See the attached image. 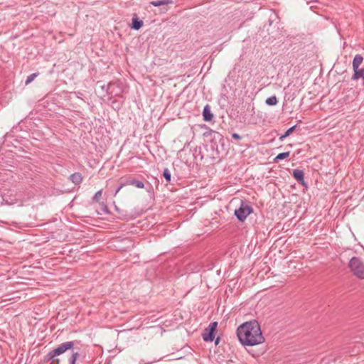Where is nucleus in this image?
<instances>
[{
    "mask_svg": "<svg viewBox=\"0 0 364 364\" xmlns=\"http://www.w3.org/2000/svg\"><path fill=\"white\" fill-rule=\"evenodd\" d=\"M237 336L244 346H254L264 342V337L257 321L252 320L240 325Z\"/></svg>",
    "mask_w": 364,
    "mask_h": 364,
    "instance_id": "1",
    "label": "nucleus"
},
{
    "mask_svg": "<svg viewBox=\"0 0 364 364\" xmlns=\"http://www.w3.org/2000/svg\"><path fill=\"white\" fill-rule=\"evenodd\" d=\"M75 345V341H68L61 343L57 348L50 350L45 357V360L49 361L51 360V363L59 364L60 359L57 358L58 356L68 350L73 349Z\"/></svg>",
    "mask_w": 364,
    "mask_h": 364,
    "instance_id": "2",
    "label": "nucleus"
},
{
    "mask_svg": "<svg viewBox=\"0 0 364 364\" xmlns=\"http://www.w3.org/2000/svg\"><path fill=\"white\" fill-rule=\"evenodd\" d=\"M348 267L358 278L364 279V262L360 258L353 257L349 261Z\"/></svg>",
    "mask_w": 364,
    "mask_h": 364,
    "instance_id": "3",
    "label": "nucleus"
},
{
    "mask_svg": "<svg viewBox=\"0 0 364 364\" xmlns=\"http://www.w3.org/2000/svg\"><path fill=\"white\" fill-rule=\"evenodd\" d=\"M252 212V207L246 202L241 200L240 205L235 210L234 215L240 222H244Z\"/></svg>",
    "mask_w": 364,
    "mask_h": 364,
    "instance_id": "4",
    "label": "nucleus"
},
{
    "mask_svg": "<svg viewBox=\"0 0 364 364\" xmlns=\"http://www.w3.org/2000/svg\"><path fill=\"white\" fill-rule=\"evenodd\" d=\"M121 85L119 80L109 82L107 85L106 93L109 95H119L122 92Z\"/></svg>",
    "mask_w": 364,
    "mask_h": 364,
    "instance_id": "5",
    "label": "nucleus"
},
{
    "mask_svg": "<svg viewBox=\"0 0 364 364\" xmlns=\"http://www.w3.org/2000/svg\"><path fill=\"white\" fill-rule=\"evenodd\" d=\"M218 326V322L214 321L210 323L208 327L204 330L202 334L203 341H213L215 338V331Z\"/></svg>",
    "mask_w": 364,
    "mask_h": 364,
    "instance_id": "6",
    "label": "nucleus"
},
{
    "mask_svg": "<svg viewBox=\"0 0 364 364\" xmlns=\"http://www.w3.org/2000/svg\"><path fill=\"white\" fill-rule=\"evenodd\" d=\"M292 176L300 184L303 186L306 185L304 181V173L303 171L298 168L294 169L292 172Z\"/></svg>",
    "mask_w": 364,
    "mask_h": 364,
    "instance_id": "7",
    "label": "nucleus"
},
{
    "mask_svg": "<svg viewBox=\"0 0 364 364\" xmlns=\"http://www.w3.org/2000/svg\"><path fill=\"white\" fill-rule=\"evenodd\" d=\"M202 115L205 122H211L214 117L209 105H206L203 110Z\"/></svg>",
    "mask_w": 364,
    "mask_h": 364,
    "instance_id": "8",
    "label": "nucleus"
},
{
    "mask_svg": "<svg viewBox=\"0 0 364 364\" xmlns=\"http://www.w3.org/2000/svg\"><path fill=\"white\" fill-rule=\"evenodd\" d=\"M143 21L139 19L136 14H134L132 20L131 28L134 30L137 31L143 26Z\"/></svg>",
    "mask_w": 364,
    "mask_h": 364,
    "instance_id": "9",
    "label": "nucleus"
},
{
    "mask_svg": "<svg viewBox=\"0 0 364 364\" xmlns=\"http://www.w3.org/2000/svg\"><path fill=\"white\" fill-rule=\"evenodd\" d=\"M363 61V57L360 54H356L353 60L352 66L353 69L357 70Z\"/></svg>",
    "mask_w": 364,
    "mask_h": 364,
    "instance_id": "10",
    "label": "nucleus"
},
{
    "mask_svg": "<svg viewBox=\"0 0 364 364\" xmlns=\"http://www.w3.org/2000/svg\"><path fill=\"white\" fill-rule=\"evenodd\" d=\"M353 75L351 77V80H357L359 78H363L364 85V68H358L353 70Z\"/></svg>",
    "mask_w": 364,
    "mask_h": 364,
    "instance_id": "11",
    "label": "nucleus"
},
{
    "mask_svg": "<svg viewBox=\"0 0 364 364\" xmlns=\"http://www.w3.org/2000/svg\"><path fill=\"white\" fill-rule=\"evenodd\" d=\"M70 180L75 185L80 184L82 181V176L80 173L76 172L71 174L69 177Z\"/></svg>",
    "mask_w": 364,
    "mask_h": 364,
    "instance_id": "12",
    "label": "nucleus"
},
{
    "mask_svg": "<svg viewBox=\"0 0 364 364\" xmlns=\"http://www.w3.org/2000/svg\"><path fill=\"white\" fill-rule=\"evenodd\" d=\"M126 184L132 185L139 188H143L144 187V184L142 181L136 180L135 178L127 180Z\"/></svg>",
    "mask_w": 364,
    "mask_h": 364,
    "instance_id": "13",
    "label": "nucleus"
},
{
    "mask_svg": "<svg viewBox=\"0 0 364 364\" xmlns=\"http://www.w3.org/2000/svg\"><path fill=\"white\" fill-rule=\"evenodd\" d=\"M172 3V0H156L150 2V4L154 6H161L163 5H166Z\"/></svg>",
    "mask_w": 364,
    "mask_h": 364,
    "instance_id": "14",
    "label": "nucleus"
},
{
    "mask_svg": "<svg viewBox=\"0 0 364 364\" xmlns=\"http://www.w3.org/2000/svg\"><path fill=\"white\" fill-rule=\"evenodd\" d=\"M277 98L275 95L271 96L266 99L265 103L269 106H274L277 104Z\"/></svg>",
    "mask_w": 364,
    "mask_h": 364,
    "instance_id": "15",
    "label": "nucleus"
},
{
    "mask_svg": "<svg viewBox=\"0 0 364 364\" xmlns=\"http://www.w3.org/2000/svg\"><path fill=\"white\" fill-rule=\"evenodd\" d=\"M289 154H290L289 151L280 153V154H277V156L274 158V162H278L279 161L285 159L289 156Z\"/></svg>",
    "mask_w": 364,
    "mask_h": 364,
    "instance_id": "16",
    "label": "nucleus"
},
{
    "mask_svg": "<svg viewBox=\"0 0 364 364\" xmlns=\"http://www.w3.org/2000/svg\"><path fill=\"white\" fill-rule=\"evenodd\" d=\"M163 176L164 177L165 180L167 181V182H171V174L169 171V170L166 168L164 170V172H163Z\"/></svg>",
    "mask_w": 364,
    "mask_h": 364,
    "instance_id": "17",
    "label": "nucleus"
},
{
    "mask_svg": "<svg viewBox=\"0 0 364 364\" xmlns=\"http://www.w3.org/2000/svg\"><path fill=\"white\" fill-rule=\"evenodd\" d=\"M38 75H39V73H32L30 75H28L25 82V84L26 85L30 84Z\"/></svg>",
    "mask_w": 364,
    "mask_h": 364,
    "instance_id": "18",
    "label": "nucleus"
},
{
    "mask_svg": "<svg viewBox=\"0 0 364 364\" xmlns=\"http://www.w3.org/2000/svg\"><path fill=\"white\" fill-rule=\"evenodd\" d=\"M102 195V190H100V191H97L95 193V194L94 195V196L92 197V201L98 202L101 199Z\"/></svg>",
    "mask_w": 364,
    "mask_h": 364,
    "instance_id": "19",
    "label": "nucleus"
},
{
    "mask_svg": "<svg viewBox=\"0 0 364 364\" xmlns=\"http://www.w3.org/2000/svg\"><path fill=\"white\" fill-rule=\"evenodd\" d=\"M296 126L294 125L291 127H290L289 129H288L286 132H285V134L287 136H289L296 129Z\"/></svg>",
    "mask_w": 364,
    "mask_h": 364,
    "instance_id": "20",
    "label": "nucleus"
},
{
    "mask_svg": "<svg viewBox=\"0 0 364 364\" xmlns=\"http://www.w3.org/2000/svg\"><path fill=\"white\" fill-rule=\"evenodd\" d=\"M100 205H101L102 210L105 213H107H107H109V210H108V208H107V205H105L104 203H102L100 204Z\"/></svg>",
    "mask_w": 364,
    "mask_h": 364,
    "instance_id": "21",
    "label": "nucleus"
},
{
    "mask_svg": "<svg viewBox=\"0 0 364 364\" xmlns=\"http://www.w3.org/2000/svg\"><path fill=\"white\" fill-rule=\"evenodd\" d=\"M71 357L77 360V359L80 357V353L78 352H73Z\"/></svg>",
    "mask_w": 364,
    "mask_h": 364,
    "instance_id": "22",
    "label": "nucleus"
},
{
    "mask_svg": "<svg viewBox=\"0 0 364 364\" xmlns=\"http://www.w3.org/2000/svg\"><path fill=\"white\" fill-rule=\"evenodd\" d=\"M232 137L234 139H236V140H240L241 139V136H240L237 133H233L232 134Z\"/></svg>",
    "mask_w": 364,
    "mask_h": 364,
    "instance_id": "23",
    "label": "nucleus"
},
{
    "mask_svg": "<svg viewBox=\"0 0 364 364\" xmlns=\"http://www.w3.org/2000/svg\"><path fill=\"white\" fill-rule=\"evenodd\" d=\"M125 185H127V184H126V183H121V184H120V186L118 187V188L116 190L115 193H114V196H116V195L119 193V191L121 190V188H122L124 186H125Z\"/></svg>",
    "mask_w": 364,
    "mask_h": 364,
    "instance_id": "24",
    "label": "nucleus"
},
{
    "mask_svg": "<svg viewBox=\"0 0 364 364\" xmlns=\"http://www.w3.org/2000/svg\"><path fill=\"white\" fill-rule=\"evenodd\" d=\"M69 364H76V360L70 356L69 358Z\"/></svg>",
    "mask_w": 364,
    "mask_h": 364,
    "instance_id": "25",
    "label": "nucleus"
},
{
    "mask_svg": "<svg viewBox=\"0 0 364 364\" xmlns=\"http://www.w3.org/2000/svg\"><path fill=\"white\" fill-rule=\"evenodd\" d=\"M220 337H217L216 339L215 340V344L217 346L220 343Z\"/></svg>",
    "mask_w": 364,
    "mask_h": 364,
    "instance_id": "26",
    "label": "nucleus"
},
{
    "mask_svg": "<svg viewBox=\"0 0 364 364\" xmlns=\"http://www.w3.org/2000/svg\"><path fill=\"white\" fill-rule=\"evenodd\" d=\"M286 137H287V136H286V134H282L281 136H279V139L280 141H283Z\"/></svg>",
    "mask_w": 364,
    "mask_h": 364,
    "instance_id": "27",
    "label": "nucleus"
},
{
    "mask_svg": "<svg viewBox=\"0 0 364 364\" xmlns=\"http://www.w3.org/2000/svg\"><path fill=\"white\" fill-rule=\"evenodd\" d=\"M4 204L8 205V204H9V203H8V201H7V200H4V199L3 198V199H2V202L1 203V205H4Z\"/></svg>",
    "mask_w": 364,
    "mask_h": 364,
    "instance_id": "28",
    "label": "nucleus"
},
{
    "mask_svg": "<svg viewBox=\"0 0 364 364\" xmlns=\"http://www.w3.org/2000/svg\"><path fill=\"white\" fill-rule=\"evenodd\" d=\"M102 90L106 92L107 85H102L100 86Z\"/></svg>",
    "mask_w": 364,
    "mask_h": 364,
    "instance_id": "29",
    "label": "nucleus"
}]
</instances>
